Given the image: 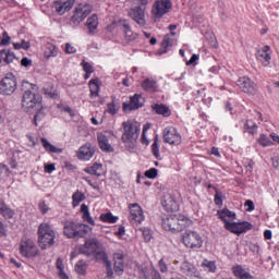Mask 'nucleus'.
Instances as JSON below:
<instances>
[{
  "label": "nucleus",
  "instance_id": "f257e3e1",
  "mask_svg": "<svg viewBox=\"0 0 279 279\" xmlns=\"http://www.w3.org/2000/svg\"><path fill=\"white\" fill-rule=\"evenodd\" d=\"M22 108L25 112H32L36 108H40L43 104V97H40V90L36 84H32L27 81L22 83Z\"/></svg>",
  "mask_w": 279,
  "mask_h": 279
},
{
  "label": "nucleus",
  "instance_id": "f03ea898",
  "mask_svg": "<svg viewBox=\"0 0 279 279\" xmlns=\"http://www.w3.org/2000/svg\"><path fill=\"white\" fill-rule=\"evenodd\" d=\"M122 143H124L126 147H134V143H136L138 136H141V125L132 120H128L122 123Z\"/></svg>",
  "mask_w": 279,
  "mask_h": 279
},
{
  "label": "nucleus",
  "instance_id": "7ed1b4c3",
  "mask_svg": "<svg viewBox=\"0 0 279 279\" xmlns=\"http://www.w3.org/2000/svg\"><path fill=\"white\" fill-rule=\"evenodd\" d=\"M63 234L68 239H84L88 234V226L73 220H66L63 226Z\"/></svg>",
  "mask_w": 279,
  "mask_h": 279
},
{
  "label": "nucleus",
  "instance_id": "20e7f679",
  "mask_svg": "<svg viewBox=\"0 0 279 279\" xmlns=\"http://www.w3.org/2000/svg\"><path fill=\"white\" fill-rule=\"evenodd\" d=\"M56 241V231L49 222L40 223L38 227V243L41 250H47Z\"/></svg>",
  "mask_w": 279,
  "mask_h": 279
},
{
  "label": "nucleus",
  "instance_id": "39448f33",
  "mask_svg": "<svg viewBox=\"0 0 279 279\" xmlns=\"http://www.w3.org/2000/svg\"><path fill=\"white\" fill-rule=\"evenodd\" d=\"M20 254L24 258H36L40 254L36 241L28 236H23L20 242Z\"/></svg>",
  "mask_w": 279,
  "mask_h": 279
},
{
  "label": "nucleus",
  "instance_id": "423d86ee",
  "mask_svg": "<svg viewBox=\"0 0 279 279\" xmlns=\"http://www.w3.org/2000/svg\"><path fill=\"white\" fill-rule=\"evenodd\" d=\"M182 243L190 250H199L204 245V240L197 231L186 230L182 233Z\"/></svg>",
  "mask_w": 279,
  "mask_h": 279
},
{
  "label": "nucleus",
  "instance_id": "0eeeda50",
  "mask_svg": "<svg viewBox=\"0 0 279 279\" xmlns=\"http://www.w3.org/2000/svg\"><path fill=\"white\" fill-rule=\"evenodd\" d=\"M17 86H19V81H16V76H14L13 74H7L0 81V95H4V96L14 95Z\"/></svg>",
  "mask_w": 279,
  "mask_h": 279
},
{
  "label": "nucleus",
  "instance_id": "6e6552de",
  "mask_svg": "<svg viewBox=\"0 0 279 279\" xmlns=\"http://www.w3.org/2000/svg\"><path fill=\"white\" fill-rule=\"evenodd\" d=\"M93 12V7L90 4L80 3L75 7L73 15L71 17V23L77 27L80 23L88 17V15Z\"/></svg>",
  "mask_w": 279,
  "mask_h": 279
},
{
  "label": "nucleus",
  "instance_id": "1a4fd4ad",
  "mask_svg": "<svg viewBox=\"0 0 279 279\" xmlns=\"http://www.w3.org/2000/svg\"><path fill=\"white\" fill-rule=\"evenodd\" d=\"M163 143L168 145H172L178 147V145H182V135L174 126H167L162 132Z\"/></svg>",
  "mask_w": 279,
  "mask_h": 279
},
{
  "label": "nucleus",
  "instance_id": "9d476101",
  "mask_svg": "<svg viewBox=\"0 0 279 279\" xmlns=\"http://www.w3.org/2000/svg\"><path fill=\"white\" fill-rule=\"evenodd\" d=\"M129 221L132 226H141L143 221H145V214L143 211V207L138 205V203L129 204Z\"/></svg>",
  "mask_w": 279,
  "mask_h": 279
},
{
  "label": "nucleus",
  "instance_id": "9b49d317",
  "mask_svg": "<svg viewBox=\"0 0 279 279\" xmlns=\"http://www.w3.org/2000/svg\"><path fill=\"white\" fill-rule=\"evenodd\" d=\"M172 7L171 0H156L151 9V14L155 20L162 19L165 14H169V10Z\"/></svg>",
  "mask_w": 279,
  "mask_h": 279
},
{
  "label": "nucleus",
  "instance_id": "f8f14e48",
  "mask_svg": "<svg viewBox=\"0 0 279 279\" xmlns=\"http://www.w3.org/2000/svg\"><path fill=\"white\" fill-rule=\"evenodd\" d=\"M170 29V34L166 35L162 43H161V47L159 49V53H168V51L171 49V47H173V45H175V43H178V34H175V29H178V25L175 24H171L168 27Z\"/></svg>",
  "mask_w": 279,
  "mask_h": 279
},
{
  "label": "nucleus",
  "instance_id": "ddd939ff",
  "mask_svg": "<svg viewBox=\"0 0 279 279\" xmlns=\"http://www.w3.org/2000/svg\"><path fill=\"white\" fill-rule=\"evenodd\" d=\"M236 86L240 87L242 93H246V95H256L258 93V85L255 84L252 78L248 76H242L236 81Z\"/></svg>",
  "mask_w": 279,
  "mask_h": 279
},
{
  "label": "nucleus",
  "instance_id": "4468645a",
  "mask_svg": "<svg viewBox=\"0 0 279 279\" xmlns=\"http://www.w3.org/2000/svg\"><path fill=\"white\" fill-rule=\"evenodd\" d=\"M73 5H75V0H54L52 2V10H54L59 16H64L66 12L73 10Z\"/></svg>",
  "mask_w": 279,
  "mask_h": 279
},
{
  "label": "nucleus",
  "instance_id": "2eb2a0df",
  "mask_svg": "<svg viewBox=\"0 0 279 279\" xmlns=\"http://www.w3.org/2000/svg\"><path fill=\"white\" fill-rule=\"evenodd\" d=\"M113 269L117 276H123L125 271V253L122 251L113 253Z\"/></svg>",
  "mask_w": 279,
  "mask_h": 279
},
{
  "label": "nucleus",
  "instance_id": "dca6fc26",
  "mask_svg": "<svg viewBox=\"0 0 279 279\" xmlns=\"http://www.w3.org/2000/svg\"><path fill=\"white\" fill-rule=\"evenodd\" d=\"M269 51H271V47L266 45L257 49L255 53L256 60L260 62L263 66H269V64L271 63V53H269Z\"/></svg>",
  "mask_w": 279,
  "mask_h": 279
},
{
  "label": "nucleus",
  "instance_id": "f3484780",
  "mask_svg": "<svg viewBox=\"0 0 279 279\" xmlns=\"http://www.w3.org/2000/svg\"><path fill=\"white\" fill-rule=\"evenodd\" d=\"M96 148L93 144L86 143L81 146L76 153L78 160L88 161L95 156Z\"/></svg>",
  "mask_w": 279,
  "mask_h": 279
},
{
  "label": "nucleus",
  "instance_id": "a211bd4d",
  "mask_svg": "<svg viewBox=\"0 0 279 279\" xmlns=\"http://www.w3.org/2000/svg\"><path fill=\"white\" fill-rule=\"evenodd\" d=\"M99 250V242L97 239L86 240L84 245L80 247L81 254L85 256H95V253Z\"/></svg>",
  "mask_w": 279,
  "mask_h": 279
},
{
  "label": "nucleus",
  "instance_id": "6ab92c4d",
  "mask_svg": "<svg viewBox=\"0 0 279 279\" xmlns=\"http://www.w3.org/2000/svg\"><path fill=\"white\" fill-rule=\"evenodd\" d=\"M161 204L167 213H178L180 210V205L171 194H166Z\"/></svg>",
  "mask_w": 279,
  "mask_h": 279
},
{
  "label": "nucleus",
  "instance_id": "aec40b11",
  "mask_svg": "<svg viewBox=\"0 0 279 279\" xmlns=\"http://www.w3.org/2000/svg\"><path fill=\"white\" fill-rule=\"evenodd\" d=\"M129 15L137 25H145V9H143V7L130 9Z\"/></svg>",
  "mask_w": 279,
  "mask_h": 279
},
{
  "label": "nucleus",
  "instance_id": "412c9836",
  "mask_svg": "<svg viewBox=\"0 0 279 279\" xmlns=\"http://www.w3.org/2000/svg\"><path fill=\"white\" fill-rule=\"evenodd\" d=\"M180 271L187 276L189 278H199V271L197 268L189 263V260H184L180 266Z\"/></svg>",
  "mask_w": 279,
  "mask_h": 279
},
{
  "label": "nucleus",
  "instance_id": "4be33fe9",
  "mask_svg": "<svg viewBox=\"0 0 279 279\" xmlns=\"http://www.w3.org/2000/svg\"><path fill=\"white\" fill-rule=\"evenodd\" d=\"M119 23L122 27V32L124 33L125 40L132 43V40H136V38H138V35L132 32V26H130V22H128V20H120Z\"/></svg>",
  "mask_w": 279,
  "mask_h": 279
},
{
  "label": "nucleus",
  "instance_id": "5701e85b",
  "mask_svg": "<svg viewBox=\"0 0 279 279\" xmlns=\"http://www.w3.org/2000/svg\"><path fill=\"white\" fill-rule=\"evenodd\" d=\"M232 274L238 279H254V276L250 274V268L243 267V265H235L232 267Z\"/></svg>",
  "mask_w": 279,
  "mask_h": 279
},
{
  "label": "nucleus",
  "instance_id": "b1692460",
  "mask_svg": "<svg viewBox=\"0 0 279 279\" xmlns=\"http://www.w3.org/2000/svg\"><path fill=\"white\" fill-rule=\"evenodd\" d=\"M141 99H143V96L141 94H135L133 97H131L130 102L123 104V110H138V108H143V102H141Z\"/></svg>",
  "mask_w": 279,
  "mask_h": 279
},
{
  "label": "nucleus",
  "instance_id": "393cba45",
  "mask_svg": "<svg viewBox=\"0 0 279 279\" xmlns=\"http://www.w3.org/2000/svg\"><path fill=\"white\" fill-rule=\"evenodd\" d=\"M88 88L90 99H97L99 97V90H101V81L99 77L92 78L88 82Z\"/></svg>",
  "mask_w": 279,
  "mask_h": 279
},
{
  "label": "nucleus",
  "instance_id": "a878e982",
  "mask_svg": "<svg viewBox=\"0 0 279 279\" xmlns=\"http://www.w3.org/2000/svg\"><path fill=\"white\" fill-rule=\"evenodd\" d=\"M97 141L101 151H106L107 154H111L112 151H114V148L112 147V145H110V142L108 141V136L104 135V133H98Z\"/></svg>",
  "mask_w": 279,
  "mask_h": 279
},
{
  "label": "nucleus",
  "instance_id": "bb28decb",
  "mask_svg": "<svg viewBox=\"0 0 279 279\" xmlns=\"http://www.w3.org/2000/svg\"><path fill=\"white\" fill-rule=\"evenodd\" d=\"M141 86L146 93H157L158 92V81L154 78H145L142 81Z\"/></svg>",
  "mask_w": 279,
  "mask_h": 279
},
{
  "label": "nucleus",
  "instance_id": "cd10ccee",
  "mask_svg": "<svg viewBox=\"0 0 279 279\" xmlns=\"http://www.w3.org/2000/svg\"><path fill=\"white\" fill-rule=\"evenodd\" d=\"M180 222L175 218L167 217L162 219V228L163 230H168L170 232H175V230H180L178 227Z\"/></svg>",
  "mask_w": 279,
  "mask_h": 279
},
{
  "label": "nucleus",
  "instance_id": "c85d7f7f",
  "mask_svg": "<svg viewBox=\"0 0 279 279\" xmlns=\"http://www.w3.org/2000/svg\"><path fill=\"white\" fill-rule=\"evenodd\" d=\"M16 60V54L10 49L0 50V64L4 62L5 64H12Z\"/></svg>",
  "mask_w": 279,
  "mask_h": 279
},
{
  "label": "nucleus",
  "instance_id": "c756f323",
  "mask_svg": "<svg viewBox=\"0 0 279 279\" xmlns=\"http://www.w3.org/2000/svg\"><path fill=\"white\" fill-rule=\"evenodd\" d=\"M151 110L155 114H159L161 117H169L171 114V109L165 104H154L151 105Z\"/></svg>",
  "mask_w": 279,
  "mask_h": 279
},
{
  "label": "nucleus",
  "instance_id": "7c9ffc66",
  "mask_svg": "<svg viewBox=\"0 0 279 279\" xmlns=\"http://www.w3.org/2000/svg\"><path fill=\"white\" fill-rule=\"evenodd\" d=\"M0 215H2L4 219H14L16 211L10 208L5 202H0Z\"/></svg>",
  "mask_w": 279,
  "mask_h": 279
},
{
  "label": "nucleus",
  "instance_id": "2f4dec72",
  "mask_svg": "<svg viewBox=\"0 0 279 279\" xmlns=\"http://www.w3.org/2000/svg\"><path fill=\"white\" fill-rule=\"evenodd\" d=\"M58 53H60L58 46L53 44H47L46 50L44 51V58L45 60H50V58H58Z\"/></svg>",
  "mask_w": 279,
  "mask_h": 279
},
{
  "label": "nucleus",
  "instance_id": "473e14b6",
  "mask_svg": "<svg viewBox=\"0 0 279 279\" xmlns=\"http://www.w3.org/2000/svg\"><path fill=\"white\" fill-rule=\"evenodd\" d=\"M219 219L225 222V226L230 223L228 219H236V214L234 211H231L230 209H221L217 213Z\"/></svg>",
  "mask_w": 279,
  "mask_h": 279
},
{
  "label": "nucleus",
  "instance_id": "72a5a7b5",
  "mask_svg": "<svg viewBox=\"0 0 279 279\" xmlns=\"http://www.w3.org/2000/svg\"><path fill=\"white\" fill-rule=\"evenodd\" d=\"M86 27L89 34H95V32L97 31V27H99V17L97 16V14H93L87 19Z\"/></svg>",
  "mask_w": 279,
  "mask_h": 279
},
{
  "label": "nucleus",
  "instance_id": "f704fd0d",
  "mask_svg": "<svg viewBox=\"0 0 279 279\" xmlns=\"http://www.w3.org/2000/svg\"><path fill=\"white\" fill-rule=\"evenodd\" d=\"M41 145L48 154H62V149L53 146L51 143H49L48 138L43 137L41 138Z\"/></svg>",
  "mask_w": 279,
  "mask_h": 279
},
{
  "label": "nucleus",
  "instance_id": "c9c22d12",
  "mask_svg": "<svg viewBox=\"0 0 279 279\" xmlns=\"http://www.w3.org/2000/svg\"><path fill=\"white\" fill-rule=\"evenodd\" d=\"M86 199V194L83 193L82 191L77 190L73 195H72V206L73 208H77L82 202Z\"/></svg>",
  "mask_w": 279,
  "mask_h": 279
},
{
  "label": "nucleus",
  "instance_id": "e433bc0d",
  "mask_svg": "<svg viewBox=\"0 0 279 279\" xmlns=\"http://www.w3.org/2000/svg\"><path fill=\"white\" fill-rule=\"evenodd\" d=\"M81 213L83 215V219L87 221V223H89L90 226H95V220L90 216V211L86 204L81 205Z\"/></svg>",
  "mask_w": 279,
  "mask_h": 279
},
{
  "label": "nucleus",
  "instance_id": "4c0bfd02",
  "mask_svg": "<svg viewBox=\"0 0 279 279\" xmlns=\"http://www.w3.org/2000/svg\"><path fill=\"white\" fill-rule=\"evenodd\" d=\"M87 269L88 264L84 262V259H81L75 264V271L78 274V276H86Z\"/></svg>",
  "mask_w": 279,
  "mask_h": 279
},
{
  "label": "nucleus",
  "instance_id": "58836bf2",
  "mask_svg": "<svg viewBox=\"0 0 279 279\" xmlns=\"http://www.w3.org/2000/svg\"><path fill=\"white\" fill-rule=\"evenodd\" d=\"M104 169V166L101 163H94L92 167L86 169V172L89 173V175H101V171Z\"/></svg>",
  "mask_w": 279,
  "mask_h": 279
},
{
  "label": "nucleus",
  "instance_id": "ea45409f",
  "mask_svg": "<svg viewBox=\"0 0 279 279\" xmlns=\"http://www.w3.org/2000/svg\"><path fill=\"white\" fill-rule=\"evenodd\" d=\"M100 221H102V223H117L119 221V217L112 215V213L101 214Z\"/></svg>",
  "mask_w": 279,
  "mask_h": 279
},
{
  "label": "nucleus",
  "instance_id": "a19ab883",
  "mask_svg": "<svg viewBox=\"0 0 279 279\" xmlns=\"http://www.w3.org/2000/svg\"><path fill=\"white\" fill-rule=\"evenodd\" d=\"M244 130L248 134L254 135V134H256V132H258V125L253 120H246V122L244 124Z\"/></svg>",
  "mask_w": 279,
  "mask_h": 279
},
{
  "label": "nucleus",
  "instance_id": "79ce46f5",
  "mask_svg": "<svg viewBox=\"0 0 279 279\" xmlns=\"http://www.w3.org/2000/svg\"><path fill=\"white\" fill-rule=\"evenodd\" d=\"M201 267L210 274H215L217 271V264L213 260L204 259Z\"/></svg>",
  "mask_w": 279,
  "mask_h": 279
},
{
  "label": "nucleus",
  "instance_id": "37998d69",
  "mask_svg": "<svg viewBox=\"0 0 279 279\" xmlns=\"http://www.w3.org/2000/svg\"><path fill=\"white\" fill-rule=\"evenodd\" d=\"M226 230H229V232H232L233 234H241V227L239 222H227L225 225Z\"/></svg>",
  "mask_w": 279,
  "mask_h": 279
},
{
  "label": "nucleus",
  "instance_id": "c03bdc74",
  "mask_svg": "<svg viewBox=\"0 0 279 279\" xmlns=\"http://www.w3.org/2000/svg\"><path fill=\"white\" fill-rule=\"evenodd\" d=\"M94 258L96 260H102V263H105V265L110 263V258H108V253L104 252V251H99V248L95 252Z\"/></svg>",
  "mask_w": 279,
  "mask_h": 279
},
{
  "label": "nucleus",
  "instance_id": "a18cd8bd",
  "mask_svg": "<svg viewBox=\"0 0 279 279\" xmlns=\"http://www.w3.org/2000/svg\"><path fill=\"white\" fill-rule=\"evenodd\" d=\"M257 143H259L262 147H271V145H274V142H271V138H269V136L265 134L259 135Z\"/></svg>",
  "mask_w": 279,
  "mask_h": 279
},
{
  "label": "nucleus",
  "instance_id": "49530a36",
  "mask_svg": "<svg viewBox=\"0 0 279 279\" xmlns=\"http://www.w3.org/2000/svg\"><path fill=\"white\" fill-rule=\"evenodd\" d=\"M214 202L216 206H223V192L219 191L217 187H215Z\"/></svg>",
  "mask_w": 279,
  "mask_h": 279
},
{
  "label": "nucleus",
  "instance_id": "de8ad7c7",
  "mask_svg": "<svg viewBox=\"0 0 279 279\" xmlns=\"http://www.w3.org/2000/svg\"><path fill=\"white\" fill-rule=\"evenodd\" d=\"M151 153L155 158L160 159V145H158V136L154 138V143L151 145Z\"/></svg>",
  "mask_w": 279,
  "mask_h": 279
},
{
  "label": "nucleus",
  "instance_id": "09e8293b",
  "mask_svg": "<svg viewBox=\"0 0 279 279\" xmlns=\"http://www.w3.org/2000/svg\"><path fill=\"white\" fill-rule=\"evenodd\" d=\"M239 226H240V233L243 234L250 230H252V228H254V225H252L251 222L248 221H242V222H239Z\"/></svg>",
  "mask_w": 279,
  "mask_h": 279
},
{
  "label": "nucleus",
  "instance_id": "8fccbe9b",
  "mask_svg": "<svg viewBox=\"0 0 279 279\" xmlns=\"http://www.w3.org/2000/svg\"><path fill=\"white\" fill-rule=\"evenodd\" d=\"M44 93L47 95V97H50V99H58V92L53 89V86L44 87Z\"/></svg>",
  "mask_w": 279,
  "mask_h": 279
},
{
  "label": "nucleus",
  "instance_id": "3c124183",
  "mask_svg": "<svg viewBox=\"0 0 279 279\" xmlns=\"http://www.w3.org/2000/svg\"><path fill=\"white\" fill-rule=\"evenodd\" d=\"M12 41V37L8 35V32H3L2 38L0 39V47H8L10 43Z\"/></svg>",
  "mask_w": 279,
  "mask_h": 279
},
{
  "label": "nucleus",
  "instance_id": "603ef678",
  "mask_svg": "<svg viewBox=\"0 0 279 279\" xmlns=\"http://www.w3.org/2000/svg\"><path fill=\"white\" fill-rule=\"evenodd\" d=\"M144 178H148L149 180H155V178H158V169L150 168V169L146 170Z\"/></svg>",
  "mask_w": 279,
  "mask_h": 279
},
{
  "label": "nucleus",
  "instance_id": "864d4df0",
  "mask_svg": "<svg viewBox=\"0 0 279 279\" xmlns=\"http://www.w3.org/2000/svg\"><path fill=\"white\" fill-rule=\"evenodd\" d=\"M142 234L146 243H149L151 241V230L147 227L142 228Z\"/></svg>",
  "mask_w": 279,
  "mask_h": 279
},
{
  "label": "nucleus",
  "instance_id": "5fc2aeb1",
  "mask_svg": "<svg viewBox=\"0 0 279 279\" xmlns=\"http://www.w3.org/2000/svg\"><path fill=\"white\" fill-rule=\"evenodd\" d=\"M45 119V111L43 109L38 110L37 113L34 116V124L38 126V123H40Z\"/></svg>",
  "mask_w": 279,
  "mask_h": 279
},
{
  "label": "nucleus",
  "instance_id": "6e6d98bb",
  "mask_svg": "<svg viewBox=\"0 0 279 279\" xmlns=\"http://www.w3.org/2000/svg\"><path fill=\"white\" fill-rule=\"evenodd\" d=\"M159 265V270L161 271V274H167L169 271V266L167 265V262H165V258H161L158 262Z\"/></svg>",
  "mask_w": 279,
  "mask_h": 279
},
{
  "label": "nucleus",
  "instance_id": "4d7b16f0",
  "mask_svg": "<svg viewBox=\"0 0 279 279\" xmlns=\"http://www.w3.org/2000/svg\"><path fill=\"white\" fill-rule=\"evenodd\" d=\"M106 265L107 278H114V270H112V262H108Z\"/></svg>",
  "mask_w": 279,
  "mask_h": 279
},
{
  "label": "nucleus",
  "instance_id": "13d9d810",
  "mask_svg": "<svg viewBox=\"0 0 279 279\" xmlns=\"http://www.w3.org/2000/svg\"><path fill=\"white\" fill-rule=\"evenodd\" d=\"M246 171H248V173H252V171H254V160L252 159H246L243 162Z\"/></svg>",
  "mask_w": 279,
  "mask_h": 279
},
{
  "label": "nucleus",
  "instance_id": "bf43d9fd",
  "mask_svg": "<svg viewBox=\"0 0 279 279\" xmlns=\"http://www.w3.org/2000/svg\"><path fill=\"white\" fill-rule=\"evenodd\" d=\"M82 66H83V71H85V73H94L95 69L93 68V65H90V63L86 62V61H82Z\"/></svg>",
  "mask_w": 279,
  "mask_h": 279
},
{
  "label": "nucleus",
  "instance_id": "052dcab7",
  "mask_svg": "<svg viewBox=\"0 0 279 279\" xmlns=\"http://www.w3.org/2000/svg\"><path fill=\"white\" fill-rule=\"evenodd\" d=\"M107 112H109V114H117V112H119V110L117 109V106L113 102H109L107 105Z\"/></svg>",
  "mask_w": 279,
  "mask_h": 279
},
{
  "label": "nucleus",
  "instance_id": "680f3d73",
  "mask_svg": "<svg viewBox=\"0 0 279 279\" xmlns=\"http://www.w3.org/2000/svg\"><path fill=\"white\" fill-rule=\"evenodd\" d=\"M44 170L46 173H53V171L56 170V163H46L44 166Z\"/></svg>",
  "mask_w": 279,
  "mask_h": 279
},
{
  "label": "nucleus",
  "instance_id": "e2e57ef3",
  "mask_svg": "<svg viewBox=\"0 0 279 279\" xmlns=\"http://www.w3.org/2000/svg\"><path fill=\"white\" fill-rule=\"evenodd\" d=\"M65 53H77V49H75L71 44H65Z\"/></svg>",
  "mask_w": 279,
  "mask_h": 279
},
{
  "label": "nucleus",
  "instance_id": "0e129e2a",
  "mask_svg": "<svg viewBox=\"0 0 279 279\" xmlns=\"http://www.w3.org/2000/svg\"><path fill=\"white\" fill-rule=\"evenodd\" d=\"M39 210L43 213V215H47L49 213V206L45 204V202L39 203Z\"/></svg>",
  "mask_w": 279,
  "mask_h": 279
},
{
  "label": "nucleus",
  "instance_id": "69168bd1",
  "mask_svg": "<svg viewBox=\"0 0 279 279\" xmlns=\"http://www.w3.org/2000/svg\"><path fill=\"white\" fill-rule=\"evenodd\" d=\"M56 265H57V269H58L59 271H64V262L62 260V258L59 257V258L57 259Z\"/></svg>",
  "mask_w": 279,
  "mask_h": 279
},
{
  "label": "nucleus",
  "instance_id": "338daca9",
  "mask_svg": "<svg viewBox=\"0 0 279 279\" xmlns=\"http://www.w3.org/2000/svg\"><path fill=\"white\" fill-rule=\"evenodd\" d=\"M151 278L153 279H162V276L160 275V271H158L157 269H153L151 270Z\"/></svg>",
  "mask_w": 279,
  "mask_h": 279
},
{
  "label": "nucleus",
  "instance_id": "774afa93",
  "mask_svg": "<svg viewBox=\"0 0 279 279\" xmlns=\"http://www.w3.org/2000/svg\"><path fill=\"white\" fill-rule=\"evenodd\" d=\"M272 166L275 167V169L279 168V155H275L272 157Z\"/></svg>",
  "mask_w": 279,
  "mask_h": 279
}]
</instances>
